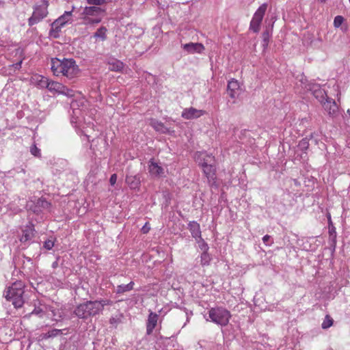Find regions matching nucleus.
Here are the masks:
<instances>
[{
    "mask_svg": "<svg viewBox=\"0 0 350 350\" xmlns=\"http://www.w3.org/2000/svg\"><path fill=\"white\" fill-rule=\"evenodd\" d=\"M51 69L55 76H64L72 79L79 73V69L73 59L64 58L60 59L55 57L51 60Z\"/></svg>",
    "mask_w": 350,
    "mask_h": 350,
    "instance_id": "nucleus-1",
    "label": "nucleus"
},
{
    "mask_svg": "<svg viewBox=\"0 0 350 350\" xmlns=\"http://www.w3.org/2000/svg\"><path fill=\"white\" fill-rule=\"evenodd\" d=\"M195 159L199 165L202 168L204 174L210 185H213L216 179V167L215 157L205 152H198Z\"/></svg>",
    "mask_w": 350,
    "mask_h": 350,
    "instance_id": "nucleus-2",
    "label": "nucleus"
},
{
    "mask_svg": "<svg viewBox=\"0 0 350 350\" xmlns=\"http://www.w3.org/2000/svg\"><path fill=\"white\" fill-rule=\"evenodd\" d=\"M24 288V283L21 280H17L5 288L3 297L7 301H11L14 308H20L25 303Z\"/></svg>",
    "mask_w": 350,
    "mask_h": 350,
    "instance_id": "nucleus-3",
    "label": "nucleus"
},
{
    "mask_svg": "<svg viewBox=\"0 0 350 350\" xmlns=\"http://www.w3.org/2000/svg\"><path fill=\"white\" fill-rule=\"evenodd\" d=\"M208 318H206V321H211L221 327L226 326L231 318L230 311L223 307L211 308L208 310Z\"/></svg>",
    "mask_w": 350,
    "mask_h": 350,
    "instance_id": "nucleus-4",
    "label": "nucleus"
},
{
    "mask_svg": "<svg viewBox=\"0 0 350 350\" xmlns=\"http://www.w3.org/2000/svg\"><path fill=\"white\" fill-rule=\"evenodd\" d=\"M96 304L94 301H87L78 305L75 310L74 314L79 319L86 320L92 317L99 314Z\"/></svg>",
    "mask_w": 350,
    "mask_h": 350,
    "instance_id": "nucleus-5",
    "label": "nucleus"
},
{
    "mask_svg": "<svg viewBox=\"0 0 350 350\" xmlns=\"http://www.w3.org/2000/svg\"><path fill=\"white\" fill-rule=\"evenodd\" d=\"M48 1L42 0L40 4H36L33 8L31 16L28 19V25L33 26L42 21L48 14Z\"/></svg>",
    "mask_w": 350,
    "mask_h": 350,
    "instance_id": "nucleus-6",
    "label": "nucleus"
},
{
    "mask_svg": "<svg viewBox=\"0 0 350 350\" xmlns=\"http://www.w3.org/2000/svg\"><path fill=\"white\" fill-rule=\"evenodd\" d=\"M268 5L267 3H262L255 12L250 21V29L255 33H258L263 17L267 11Z\"/></svg>",
    "mask_w": 350,
    "mask_h": 350,
    "instance_id": "nucleus-7",
    "label": "nucleus"
},
{
    "mask_svg": "<svg viewBox=\"0 0 350 350\" xmlns=\"http://www.w3.org/2000/svg\"><path fill=\"white\" fill-rule=\"evenodd\" d=\"M181 47L187 54H201L205 49L204 46L202 43L199 42L183 44L181 45Z\"/></svg>",
    "mask_w": 350,
    "mask_h": 350,
    "instance_id": "nucleus-8",
    "label": "nucleus"
},
{
    "mask_svg": "<svg viewBox=\"0 0 350 350\" xmlns=\"http://www.w3.org/2000/svg\"><path fill=\"white\" fill-rule=\"evenodd\" d=\"M205 111L199 110L193 107L185 108L183 109L181 116L186 120H191L194 118H200V116L205 114Z\"/></svg>",
    "mask_w": 350,
    "mask_h": 350,
    "instance_id": "nucleus-9",
    "label": "nucleus"
},
{
    "mask_svg": "<svg viewBox=\"0 0 350 350\" xmlns=\"http://www.w3.org/2000/svg\"><path fill=\"white\" fill-rule=\"evenodd\" d=\"M323 107L329 116L334 118L338 116V107L334 100L326 98Z\"/></svg>",
    "mask_w": 350,
    "mask_h": 350,
    "instance_id": "nucleus-10",
    "label": "nucleus"
},
{
    "mask_svg": "<svg viewBox=\"0 0 350 350\" xmlns=\"http://www.w3.org/2000/svg\"><path fill=\"white\" fill-rule=\"evenodd\" d=\"M308 90L312 91L314 96L322 103L325 101L326 98H328L325 92L322 90L318 84L308 85Z\"/></svg>",
    "mask_w": 350,
    "mask_h": 350,
    "instance_id": "nucleus-11",
    "label": "nucleus"
},
{
    "mask_svg": "<svg viewBox=\"0 0 350 350\" xmlns=\"http://www.w3.org/2000/svg\"><path fill=\"white\" fill-rule=\"evenodd\" d=\"M239 83L238 81L232 79L228 81L227 92L231 98H235L239 95Z\"/></svg>",
    "mask_w": 350,
    "mask_h": 350,
    "instance_id": "nucleus-12",
    "label": "nucleus"
},
{
    "mask_svg": "<svg viewBox=\"0 0 350 350\" xmlns=\"http://www.w3.org/2000/svg\"><path fill=\"white\" fill-rule=\"evenodd\" d=\"M34 236V228L31 224L27 225L21 237L20 241L22 243L29 242Z\"/></svg>",
    "mask_w": 350,
    "mask_h": 350,
    "instance_id": "nucleus-13",
    "label": "nucleus"
},
{
    "mask_svg": "<svg viewBox=\"0 0 350 350\" xmlns=\"http://www.w3.org/2000/svg\"><path fill=\"white\" fill-rule=\"evenodd\" d=\"M148 171L151 176L155 177L161 176L163 174V168L154 162L153 159L148 163Z\"/></svg>",
    "mask_w": 350,
    "mask_h": 350,
    "instance_id": "nucleus-14",
    "label": "nucleus"
},
{
    "mask_svg": "<svg viewBox=\"0 0 350 350\" xmlns=\"http://www.w3.org/2000/svg\"><path fill=\"white\" fill-rule=\"evenodd\" d=\"M125 181L131 189H136L140 186L141 176L139 174L127 175Z\"/></svg>",
    "mask_w": 350,
    "mask_h": 350,
    "instance_id": "nucleus-15",
    "label": "nucleus"
},
{
    "mask_svg": "<svg viewBox=\"0 0 350 350\" xmlns=\"http://www.w3.org/2000/svg\"><path fill=\"white\" fill-rule=\"evenodd\" d=\"M159 319V316L154 313L151 312L148 318V321L146 323V332L147 334L150 335L152 334L153 329L155 328L157 321Z\"/></svg>",
    "mask_w": 350,
    "mask_h": 350,
    "instance_id": "nucleus-16",
    "label": "nucleus"
},
{
    "mask_svg": "<svg viewBox=\"0 0 350 350\" xmlns=\"http://www.w3.org/2000/svg\"><path fill=\"white\" fill-rule=\"evenodd\" d=\"M188 228L193 238H194L196 241L198 239H201V230L200 224L195 221H192L188 224Z\"/></svg>",
    "mask_w": 350,
    "mask_h": 350,
    "instance_id": "nucleus-17",
    "label": "nucleus"
},
{
    "mask_svg": "<svg viewBox=\"0 0 350 350\" xmlns=\"http://www.w3.org/2000/svg\"><path fill=\"white\" fill-rule=\"evenodd\" d=\"M105 10L102 8L96 6H89L85 7L83 9V11L81 14V15L83 16H97L100 14L104 12Z\"/></svg>",
    "mask_w": 350,
    "mask_h": 350,
    "instance_id": "nucleus-18",
    "label": "nucleus"
},
{
    "mask_svg": "<svg viewBox=\"0 0 350 350\" xmlns=\"http://www.w3.org/2000/svg\"><path fill=\"white\" fill-rule=\"evenodd\" d=\"M150 125L156 131L160 132L161 133L165 134L169 133V129L166 126H165L164 124L160 121H158L156 119H150Z\"/></svg>",
    "mask_w": 350,
    "mask_h": 350,
    "instance_id": "nucleus-19",
    "label": "nucleus"
},
{
    "mask_svg": "<svg viewBox=\"0 0 350 350\" xmlns=\"http://www.w3.org/2000/svg\"><path fill=\"white\" fill-rule=\"evenodd\" d=\"M48 90L51 92L54 91L64 94H67L65 90H68L62 83L53 81H50Z\"/></svg>",
    "mask_w": 350,
    "mask_h": 350,
    "instance_id": "nucleus-20",
    "label": "nucleus"
},
{
    "mask_svg": "<svg viewBox=\"0 0 350 350\" xmlns=\"http://www.w3.org/2000/svg\"><path fill=\"white\" fill-rule=\"evenodd\" d=\"M63 27V25L57 24L56 21H54L51 25V29L49 33V36L53 38H59V33Z\"/></svg>",
    "mask_w": 350,
    "mask_h": 350,
    "instance_id": "nucleus-21",
    "label": "nucleus"
},
{
    "mask_svg": "<svg viewBox=\"0 0 350 350\" xmlns=\"http://www.w3.org/2000/svg\"><path fill=\"white\" fill-rule=\"evenodd\" d=\"M57 24L64 27L72 22V11H66L62 16L55 20Z\"/></svg>",
    "mask_w": 350,
    "mask_h": 350,
    "instance_id": "nucleus-22",
    "label": "nucleus"
},
{
    "mask_svg": "<svg viewBox=\"0 0 350 350\" xmlns=\"http://www.w3.org/2000/svg\"><path fill=\"white\" fill-rule=\"evenodd\" d=\"M109 69L112 71H121L123 69L124 64L120 60L113 59L108 62Z\"/></svg>",
    "mask_w": 350,
    "mask_h": 350,
    "instance_id": "nucleus-23",
    "label": "nucleus"
},
{
    "mask_svg": "<svg viewBox=\"0 0 350 350\" xmlns=\"http://www.w3.org/2000/svg\"><path fill=\"white\" fill-rule=\"evenodd\" d=\"M271 37V30H270L269 28H267L262 34V46L263 51L267 49Z\"/></svg>",
    "mask_w": 350,
    "mask_h": 350,
    "instance_id": "nucleus-24",
    "label": "nucleus"
},
{
    "mask_svg": "<svg viewBox=\"0 0 350 350\" xmlns=\"http://www.w3.org/2000/svg\"><path fill=\"white\" fill-rule=\"evenodd\" d=\"M135 283L133 282H131L127 284H120L116 287V294H123L126 292L131 291L134 286Z\"/></svg>",
    "mask_w": 350,
    "mask_h": 350,
    "instance_id": "nucleus-25",
    "label": "nucleus"
},
{
    "mask_svg": "<svg viewBox=\"0 0 350 350\" xmlns=\"http://www.w3.org/2000/svg\"><path fill=\"white\" fill-rule=\"evenodd\" d=\"M83 24L86 25L94 26L96 24L99 23L101 21L100 18H92L88 16H82Z\"/></svg>",
    "mask_w": 350,
    "mask_h": 350,
    "instance_id": "nucleus-26",
    "label": "nucleus"
},
{
    "mask_svg": "<svg viewBox=\"0 0 350 350\" xmlns=\"http://www.w3.org/2000/svg\"><path fill=\"white\" fill-rule=\"evenodd\" d=\"M94 304H96V308L98 309V311L99 314H100L105 306H109L111 304V301L109 299H100V300H96L94 301Z\"/></svg>",
    "mask_w": 350,
    "mask_h": 350,
    "instance_id": "nucleus-27",
    "label": "nucleus"
},
{
    "mask_svg": "<svg viewBox=\"0 0 350 350\" xmlns=\"http://www.w3.org/2000/svg\"><path fill=\"white\" fill-rule=\"evenodd\" d=\"M107 29L105 27H100L97 29V31L94 33V37L95 38L100 39L101 40H105L107 38L106 32Z\"/></svg>",
    "mask_w": 350,
    "mask_h": 350,
    "instance_id": "nucleus-28",
    "label": "nucleus"
},
{
    "mask_svg": "<svg viewBox=\"0 0 350 350\" xmlns=\"http://www.w3.org/2000/svg\"><path fill=\"white\" fill-rule=\"evenodd\" d=\"M36 81L38 85L41 88H49V82L48 78L43 77L42 75H39L36 77Z\"/></svg>",
    "mask_w": 350,
    "mask_h": 350,
    "instance_id": "nucleus-29",
    "label": "nucleus"
},
{
    "mask_svg": "<svg viewBox=\"0 0 350 350\" xmlns=\"http://www.w3.org/2000/svg\"><path fill=\"white\" fill-rule=\"evenodd\" d=\"M211 258L207 251H204L200 256V262L202 266L208 265Z\"/></svg>",
    "mask_w": 350,
    "mask_h": 350,
    "instance_id": "nucleus-30",
    "label": "nucleus"
},
{
    "mask_svg": "<svg viewBox=\"0 0 350 350\" xmlns=\"http://www.w3.org/2000/svg\"><path fill=\"white\" fill-rule=\"evenodd\" d=\"M333 319L329 315H326L321 324L322 328L327 329L330 327L333 324Z\"/></svg>",
    "mask_w": 350,
    "mask_h": 350,
    "instance_id": "nucleus-31",
    "label": "nucleus"
},
{
    "mask_svg": "<svg viewBox=\"0 0 350 350\" xmlns=\"http://www.w3.org/2000/svg\"><path fill=\"white\" fill-rule=\"evenodd\" d=\"M309 147V140L307 138H304L299 141L298 144V148L302 150L306 151Z\"/></svg>",
    "mask_w": 350,
    "mask_h": 350,
    "instance_id": "nucleus-32",
    "label": "nucleus"
},
{
    "mask_svg": "<svg viewBox=\"0 0 350 350\" xmlns=\"http://www.w3.org/2000/svg\"><path fill=\"white\" fill-rule=\"evenodd\" d=\"M30 152L32 155L36 157H41V152L40 149H39L36 144H33L30 147Z\"/></svg>",
    "mask_w": 350,
    "mask_h": 350,
    "instance_id": "nucleus-33",
    "label": "nucleus"
},
{
    "mask_svg": "<svg viewBox=\"0 0 350 350\" xmlns=\"http://www.w3.org/2000/svg\"><path fill=\"white\" fill-rule=\"evenodd\" d=\"M55 239H48L44 242L43 247L47 250H51L55 244Z\"/></svg>",
    "mask_w": 350,
    "mask_h": 350,
    "instance_id": "nucleus-34",
    "label": "nucleus"
},
{
    "mask_svg": "<svg viewBox=\"0 0 350 350\" xmlns=\"http://www.w3.org/2000/svg\"><path fill=\"white\" fill-rule=\"evenodd\" d=\"M60 334H62V330L61 329H53L49 331L46 334V337H47V338L55 337V336H57V335H59Z\"/></svg>",
    "mask_w": 350,
    "mask_h": 350,
    "instance_id": "nucleus-35",
    "label": "nucleus"
},
{
    "mask_svg": "<svg viewBox=\"0 0 350 350\" xmlns=\"http://www.w3.org/2000/svg\"><path fill=\"white\" fill-rule=\"evenodd\" d=\"M343 22H344L343 16H340V15L336 16L334 20V26L336 28H338L342 24Z\"/></svg>",
    "mask_w": 350,
    "mask_h": 350,
    "instance_id": "nucleus-36",
    "label": "nucleus"
},
{
    "mask_svg": "<svg viewBox=\"0 0 350 350\" xmlns=\"http://www.w3.org/2000/svg\"><path fill=\"white\" fill-rule=\"evenodd\" d=\"M36 315L39 317H42L44 314V310L40 307H35L33 311L29 314V315Z\"/></svg>",
    "mask_w": 350,
    "mask_h": 350,
    "instance_id": "nucleus-37",
    "label": "nucleus"
},
{
    "mask_svg": "<svg viewBox=\"0 0 350 350\" xmlns=\"http://www.w3.org/2000/svg\"><path fill=\"white\" fill-rule=\"evenodd\" d=\"M87 2L89 5L97 7L106 3V0H87Z\"/></svg>",
    "mask_w": 350,
    "mask_h": 350,
    "instance_id": "nucleus-38",
    "label": "nucleus"
},
{
    "mask_svg": "<svg viewBox=\"0 0 350 350\" xmlns=\"http://www.w3.org/2000/svg\"><path fill=\"white\" fill-rule=\"evenodd\" d=\"M196 241L198 243L200 248L202 250H203V252L208 251V246L202 237H201V239H198V241Z\"/></svg>",
    "mask_w": 350,
    "mask_h": 350,
    "instance_id": "nucleus-39",
    "label": "nucleus"
},
{
    "mask_svg": "<svg viewBox=\"0 0 350 350\" xmlns=\"http://www.w3.org/2000/svg\"><path fill=\"white\" fill-rule=\"evenodd\" d=\"M262 241L266 245H271L273 242L271 240V237L268 234L262 237Z\"/></svg>",
    "mask_w": 350,
    "mask_h": 350,
    "instance_id": "nucleus-40",
    "label": "nucleus"
},
{
    "mask_svg": "<svg viewBox=\"0 0 350 350\" xmlns=\"http://www.w3.org/2000/svg\"><path fill=\"white\" fill-rule=\"evenodd\" d=\"M38 204H40V206H42L44 208H47L51 205V204L48 201L44 200H39Z\"/></svg>",
    "mask_w": 350,
    "mask_h": 350,
    "instance_id": "nucleus-41",
    "label": "nucleus"
},
{
    "mask_svg": "<svg viewBox=\"0 0 350 350\" xmlns=\"http://www.w3.org/2000/svg\"><path fill=\"white\" fill-rule=\"evenodd\" d=\"M329 233L331 237L336 238V232L335 227L332 224L329 226Z\"/></svg>",
    "mask_w": 350,
    "mask_h": 350,
    "instance_id": "nucleus-42",
    "label": "nucleus"
},
{
    "mask_svg": "<svg viewBox=\"0 0 350 350\" xmlns=\"http://www.w3.org/2000/svg\"><path fill=\"white\" fill-rule=\"evenodd\" d=\"M116 180H117V174H113L109 178L110 184L111 185H114L116 183Z\"/></svg>",
    "mask_w": 350,
    "mask_h": 350,
    "instance_id": "nucleus-43",
    "label": "nucleus"
},
{
    "mask_svg": "<svg viewBox=\"0 0 350 350\" xmlns=\"http://www.w3.org/2000/svg\"><path fill=\"white\" fill-rule=\"evenodd\" d=\"M120 320L119 318L111 317L109 319V323L111 325H117V324L120 323Z\"/></svg>",
    "mask_w": 350,
    "mask_h": 350,
    "instance_id": "nucleus-44",
    "label": "nucleus"
},
{
    "mask_svg": "<svg viewBox=\"0 0 350 350\" xmlns=\"http://www.w3.org/2000/svg\"><path fill=\"white\" fill-rule=\"evenodd\" d=\"M150 227L149 226L148 223H146L145 225L142 228V231L143 233L146 234L149 232Z\"/></svg>",
    "mask_w": 350,
    "mask_h": 350,
    "instance_id": "nucleus-45",
    "label": "nucleus"
},
{
    "mask_svg": "<svg viewBox=\"0 0 350 350\" xmlns=\"http://www.w3.org/2000/svg\"><path fill=\"white\" fill-rule=\"evenodd\" d=\"M59 256H57L56 258V260L52 263L51 266H52L53 269H56L59 266Z\"/></svg>",
    "mask_w": 350,
    "mask_h": 350,
    "instance_id": "nucleus-46",
    "label": "nucleus"
},
{
    "mask_svg": "<svg viewBox=\"0 0 350 350\" xmlns=\"http://www.w3.org/2000/svg\"><path fill=\"white\" fill-rule=\"evenodd\" d=\"M77 121L78 120H77V118H75L74 117H72L71 120H70V122L72 124H76L77 122Z\"/></svg>",
    "mask_w": 350,
    "mask_h": 350,
    "instance_id": "nucleus-47",
    "label": "nucleus"
},
{
    "mask_svg": "<svg viewBox=\"0 0 350 350\" xmlns=\"http://www.w3.org/2000/svg\"><path fill=\"white\" fill-rule=\"evenodd\" d=\"M4 5V2L0 0V6L3 7Z\"/></svg>",
    "mask_w": 350,
    "mask_h": 350,
    "instance_id": "nucleus-48",
    "label": "nucleus"
},
{
    "mask_svg": "<svg viewBox=\"0 0 350 350\" xmlns=\"http://www.w3.org/2000/svg\"><path fill=\"white\" fill-rule=\"evenodd\" d=\"M79 109H73V113H74L75 114H77V112H79Z\"/></svg>",
    "mask_w": 350,
    "mask_h": 350,
    "instance_id": "nucleus-49",
    "label": "nucleus"
},
{
    "mask_svg": "<svg viewBox=\"0 0 350 350\" xmlns=\"http://www.w3.org/2000/svg\"><path fill=\"white\" fill-rule=\"evenodd\" d=\"M187 322H189V313H187Z\"/></svg>",
    "mask_w": 350,
    "mask_h": 350,
    "instance_id": "nucleus-50",
    "label": "nucleus"
},
{
    "mask_svg": "<svg viewBox=\"0 0 350 350\" xmlns=\"http://www.w3.org/2000/svg\"><path fill=\"white\" fill-rule=\"evenodd\" d=\"M321 3H325L327 0H319Z\"/></svg>",
    "mask_w": 350,
    "mask_h": 350,
    "instance_id": "nucleus-51",
    "label": "nucleus"
},
{
    "mask_svg": "<svg viewBox=\"0 0 350 350\" xmlns=\"http://www.w3.org/2000/svg\"><path fill=\"white\" fill-rule=\"evenodd\" d=\"M347 113H348V114L350 116V109H348V110H347Z\"/></svg>",
    "mask_w": 350,
    "mask_h": 350,
    "instance_id": "nucleus-52",
    "label": "nucleus"
},
{
    "mask_svg": "<svg viewBox=\"0 0 350 350\" xmlns=\"http://www.w3.org/2000/svg\"><path fill=\"white\" fill-rule=\"evenodd\" d=\"M329 221L331 222V218H330V216H329Z\"/></svg>",
    "mask_w": 350,
    "mask_h": 350,
    "instance_id": "nucleus-53",
    "label": "nucleus"
}]
</instances>
